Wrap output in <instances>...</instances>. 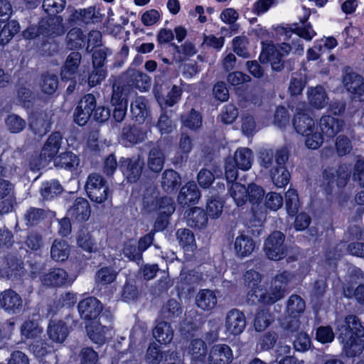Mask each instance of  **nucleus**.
I'll use <instances>...</instances> for the list:
<instances>
[{"instance_id": "09e8293b", "label": "nucleus", "mask_w": 364, "mask_h": 364, "mask_svg": "<svg viewBox=\"0 0 364 364\" xmlns=\"http://www.w3.org/2000/svg\"><path fill=\"white\" fill-rule=\"evenodd\" d=\"M63 191V188L59 182L55 180H52L42 184L41 194L43 199L50 200L60 194Z\"/></svg>"}, {"instance_id": "5fc2aeb1", "label": "nucleus", "mask_w": 364, "mask_h": 364, "mask_svg": "<svg viewBox=\"0 0 364 364\" xmlns=\"http://www.w3.org/2000/svg\"><path fill=\"white\" fill-rule=\"evenodd\" d=\"M304 299L297 294H292L287 301V311L289 314L299 316L305 310Z\"/></svg>"}, {"instance_id": "c756f323", "label": "nucleus", "mask_w": 364, "mask_h": 364, "mask_svg": "<svg viewBox=\"0 0 364 364\" xmlns=\"http://www.w3.org/2000/svg\"><path fill=\"white\" fill-rule=\"evenodd\" d=\"M131 113L136 122L142 124L145 122L149 114V111L144 97H138L131 103Z\"/></svg>"}, {"instance_id": "7ed1b4c3", "label": "nucleus", "mask_w": 364, "mask_h": 364, "mask_svg": "<svg viewBox=\"0 0 364 364\" xmlns=\"http://www.w3.org/2000/svg\"><path fill=\"white\" fill-rule=\"evenodd\" d=\"M285 235L280 231H274L267 238L264 250L268 259L279 260L287 255V248L284 245Z\"/></svg>"}, {"instance_id": "39448f33", "label": "nucleus", "mask_w": 364, "mask_h": 364, "mask_svg": "<svg viewBox=\"0 0 364 364\" xmlns=\"http://www.w3.org/2000/svg\"><path fill=\"white\" fill-rule=\"evenodd\" d=\"M97 105L95 97L92 94L83 96L77 103L75 109L74 121L80 126H83L90 119Z\"/></svg>"}, {"instance_id": "9b49d317", "label": "nucleus", "mask_w": 364, "mask_h": 364, "mask_svg": "<svg viewBox=\"0 0 364 364\" xmlns=\"http://www.w3.org/2000/svg\"><path fill=\"white\" fill-rule=\"evenodd\" d=\"M62 16L43 18L40 21V33L43 36L55 38L65 33Z\"/></svg>"}, {"instance_id": "0eeeda50", "label": "nucleus", "mask_w": 364, "mask_h": 364, "mask_svg": "<svg viewBox=\"0 0 364 364\" xmlns=\"http://www.w3.org/2000/svg\"><path fill=\"white\" fill-rule=\"evenodd\" d=\"M338 336L346 338L363 337L364 326L355 315H348L343 321H337Z\"/></svg>"}, {"instance_id": "864d4df0", "label": "nucleus", "mask_w": 364, "mask_h": 364, "mask_svg": "<svg viewBox=\"0 0 364 364\" xmlns=\"http://www.w3.org/2000/svg\"><path fill=\"white\" fill-rule=\"evenodd\" d=\"M264 191L255 183H250L247 187V200L252 205V211L255 213V205H259L263 200Z\"/></svg>"}, {"instance_id": "bb28decb", "label": "nucleus", "mask_w": 364, "mask_h": 364, "mask_svg": "<svg viewBox=\"0 0 364 364\" xmlns=\"http://www.w3.org/2000/svg\"><path fill=\"white\" fill-rule=\"evenodd\" d=\"M82 60V54L77 51L71 52L67 57L61 70L63 79L70 78L78 70Z\"/></svg>"}, {"instance_id": "aec40b11", "label": "nucleus", "mask_w": 364, "mask_h": 364, "mask_svg": "<svg viewBox=\"0 0 364 364\" xmlns=\"http://www.w3.org/2000/svg\"><path fill=\"white\" fill-rule=\"evenodd\" d=\"M293 125L297 133L304 135L312 134L314 129V121L301 108L297 107L293 119Z\"/></svg>"}, {"instance_id": "a878e982", "label": "nucleus", "mask_w": 364, "mask_h": 364, "mask_svg": "<svg viewBox=\"0 0 364 364\" xmlns=\"http://www.w3.org/2000/svg\"><path fill=\"white\" fill-rule=\"evenodd\" d=\"M14 186L8 180L0 178V199L8 198L6 200L0 204V212L1 213H9L12 210L14 200Z\"/></svg>"}, {"instance_id": "4be33fe9", "label": "nucleus", "mask_w": 364, "mask_h": 364, "mask_svg": "<svg viewBox=\"0 0 364 364\" xmlns=\"http://www.w3.org/2000/svg\"><path fill=\"white\" fill-rule=\"evenodd\" d=\"M144 205L147 207L148 211H153L157 210L159 213L171 215L175 211V205L173 200L168 196H164L156 200H153L151 204L149 198H144Z\"/></svg>"}, {"instance_id": "603ef678", "label": "nucleus", "mask_w": 364, "mask_h": 364, "mask_svg": "<svg viewBox=\"0 0 364 364\" xmlns=\"http://www.w3.org/2000/svg\"><path fill=\"white\" fill-rule=\"evenodd\" d=\"M274 321L273 316L267 309H262L256 314L254 326L257 331L265 330Z\"/></svg>"}, {"instance_id": "7c9ffc66", "label": "nucleus", "mask_w": 364, "mask_h": 364, "mask_svg": "<svg viewBox=\"0 0 364 364\" xmlns=\"http://www.w3.org/2000/svg\"><path fill=\"white\" fill-rule=\"evenodd\" d=\"M218 299L215 294L210 289H202L196 295V304L202 310L209 311L217 304Z\"/></svg>"}, {"instance_id": "2f4dec72", "label": "nucleus", "mask_w": 364, "mask_h": 364, "mask_svg": "<svg viewBox=\"0 0 364 364\" xmlns=\"http://www.w3.org/2000/svg\"><path fill=\"white\" fill-rule=\"evenodd\" d=\"M165 155L159 146L151 149L148 154L147 166L150 171L159 173L164 168Z\"/></svg>"}, {"instance_id": "c03bdc74", "label": "nucleus", "mask_w": 364, "mask_h": 364, "mask_svg": "<svg viewBox=\"0 0 364 364\" xmlns=\"http://www.w3.org/2000/svg\"><path fill=\"white\" fill-rule=\"evenodd\" d=\"M77 242L83 250L92 253L97 251V245L92 235L87 230H81L78 232Z\"/></svg>"}, {"instance_id": "5701e85b", "label": "nucleus", "mask_w": 364, "mask_h": 364, "mask_svg": "<svg viewBox=\"0 0 364 364\" xmlns=\"http://www.w3.org/2000/svg\"><path fill=\"white\" fill-rule=\"evenodd\" d=\"M146 132L141 127L127 124L122 129L121 139L126 146L134 145L145 140Z\"/></svg>"}, {"instance_id": "393cba45", "label": "nucleus", "mask_w": 364, "mask_h": 364, "mask_svg": "<svg viewBox=\"0 0 364 364\" xmlns=\"http://www.w3.org/2000/svg\"><path fill=\"white\" fill-rule=\"evenodd\" d=\"M124 77L129 85L140 90H146L150 87V77L141 71L129 69L124 74Z\"/></svg>"}, {"instance_id": "f8f14e48", "label": "nucleus", "mask_w": 364, "mask_h": 364, "mask_svg": "<svg viewBox=\"0 0 364 364\" xmlns=\"http://www.w3.org/2000/svg\"><path fill=\"white\" fill-rule=\"evenodd\" d=\"M43 285L50 287H60L70 285L73 280L67 272L61 268H54L41 277Z\"/></svg>"}, {"instance_id": "20e7f679", "label": "nucleus", "mask_w": 364, "mask_h": 364, "mask_svg": "<svg viewBox=\"0 0 364 364\" xmlns=\"http://www.w3.org/2000/svg\"><path fill=\"white\" fill-rule=\"evenodd\" d=\"M344 87L350 94L353 100L364 101V80L358 73L352 71L350 68H346L343 76Z\"/></svg>"}, {"instance_id": "338daca9", "label": "nucleus", "mask_w": 364, "mask_h": 364, "mask_svg": "<svg viewBox=\"0 0 364 364\" xmlns=\"http://www.w3.org/2000/svg\"><path fill=\"white\" fill-rule=\"evenodd\" d=\"M65 0H43L42 7L48 15L58 16L57 14L65 9Z\"/></svg>"}, {"instance_id": "cd10ccee", "label": "nucleus", "mask_w": 364, "mask_h": 364, "mask_svg": "<svg viewBox=\"0 0 364 364\" xmlns=\"http://www.w3.org/2000/svg\"><path fill=\"white\" fill-rule=\"evenodd\" d=\"M181 178L178 172L173 169L165 170L161 178L162 189L168 193H172L181 185Z\"/></svg>"}, {"instance_id": "ea45409f", "label": "nucleus", "mask_w": 364, "mask_h": 364, "mask_svg": "<svg viewBox=\"0 0 364 364\" xmlns=\"http://www.w3.org/2000/svg\"><path fill=\"white\" fill-rule=\"evenodd\" d=\"M80 163L78 156L71 151H65L54 159L56 167L73 170L77 167Z\"/></svg>"}, {"instance_id": "79ce46f5", "label": "nucleus", "mask_w": 364, "mask_h": 364, "mask_svg": "<svg viewBox=\"0 0 364 364\" xmlns=\"http://www.w3.org/2000/svg\"><path fill=\"white\" fill-rule=\"evenodd\" d=\"M183 312L180 304L175 299H169L161 309V316L163 319L174 321L180 317Z\"/></svg>"}, {"instance_id": "72a5a7b5", "label": "nucleus", "mask_w": 364, "mask_h": 364, "mask_svg": "<svg viewBox=\"0 0 364 364\" xmlns=\"http://www.w3.org/2000/svg\"><path fill=\"white\" fill-rule=\"evenodd\" d=\"M237 167L243 171L249 170L252 165L253 153L250 149L239 148L235 152L234 157H232Z\"/></svg>"}, {"instance_id": "3c124183", "label": "nucleus", "mask_w": 364, "mask_h": 364, "mask_svg": "<svg viewBox=\"0 0 364 364\" xmlns=\"http://www.w3.org/2000/svg\"><path fill=\"white\" fill-rule=\"evenodd\" d=\"M247 188L240 183H233L229 188V194L237 206H242L247 202Z\"/></svg>"}, {"instance_id": "ddd939ff", "label": "nucleus", "mask_w": 364, "mask_h": 364, "mask_svg": "<svg viewBox=\"0 0 364 364\" xmlns=\"http://www.w3.org/2000/svg\"><path fill=\"white\" fill-rule=\"evenodd\" d=\"M0 306L9 314H16L23 309V300L15 291L7 289L0 294Z\"/></svg>"}, {"instance_id": "c9c22d12", "label": "nucleus", "mask_w": 364, "mask_h": 364, "mask_svg": "<svg viewBox=\"0 0 364 364\" xmlns=\"http://www.w3.org/2000/svg\"><path fill=\"white\" fill-rule=\"evenodd\" d=\"M70 255L68 243L61 239H55L50 247V257L55 262L65 261Z\"/></svg>"}, {"instance_id": "f3484780", "label": "nucleus", "mask_w": 364, "mask_h": 364, "mask_svg": "<svg viewBox=\"0 0 364 364\" xmlns=\"http://www.w3.org/2000/svg\"><path fill=\"white\" fill-rule=\"evenodd\" d=\"M345 126V122L331 115H323L319 120V127L322 134L329 138L334 137L341 132Z\"/></svg>"}, {"instance_id": "9d476101", "label": "nucleus", "mask_w": 364, "mask_h": 364, "mask_svg": "<svg viewBox=\"0 0 364 364\" xmlns=\"http://www.w3.org/2000/svg\"><path fill=\"white\" fill-rule=\"evenodd\" d=\"M77 309L81 318L95 320L102 314V304L95 297H87L78 303Z\"/></svg>"}, {"instance_id": "58836bf2", "label": "nucleus", "mask_w": 364, "mask_h": 364, "mask_svg": "<svg viewBox=\"0 0 364 364\" xmlns=\"http://www.w3.org/2000/svg\"><path fill=\"white\" fill-rule=\"evenodd\" d=\"M153 335L159 343L167 344L173 338V330L167 321H161L154 328Z\"/></svg>"}, {"instance_id": "6e6552de", "label": "nucleus", "mask_w": 364, "mask_h": 364, "mask_svg": "<svg viewBox=\"0 0 364 364\" xmlns=\"http://www.w3.org/2000/svg\"><path fill=\"white\" fill-rule=\"evenodd\" d=\"M144 165V159L140 155H136L121 161L120 168L129 182L135 183L141 175Z\"/></svg>"}, {"instance_id": "dca6fc26", "label": "nucleus", "mask_w": 364, "mask_h": 364, "mask_svg": "<svg viewBox=\"0 0 364 364\" xmlns=\"http://www.w3.org/2000/svg\"><path fill=\"white\" fill-rule=\"evenodd\" d=\"M232 360V349L226 344L213 346L208 357V364H230Z\"/></svg>"}, {"instance_id": "b1692460", "label": "nucleus", "mask_w": 364, "mask_h": 364, "mask_svg": "<svg viewBox=\"0 0 364 364\" xmlns=\"http://www.w3.org/2000/svg\"><path fill=\"white\" fill-rule=\"evenodd\" d=\"M362 337L355 336L346 338L338 336V339L343 345V350L348 357L353 358L360 355L364 348V342Z\"/></svg>"}, {"instance_id": "4d7b16f0", "label": "nucleus", "mask_w": 364, "mask_h": 364, "mask_svg": "<svg viewBox=\"0 0 364 364\" xmlns=\"http://www.w3.org/2000/svg\"><path fill=\"white\" fill-rule=\"evenodd\" d=\"M291 279L292 275L289 272L284 271L278 274L272 281L271 288L284 296L287 287Z\"/></svg>"}, {"instance_id": "13d9d810", "label": "nucleus", "mask_w": 364, "mask_h": 364, "mask_svg": "<svg viewBox=\"0 0 364 364\" xmlns=\"http://www.w3.org/2000/svg\"><path fill=\"white\" fill-rule=\"evenodd\" d=\"M43 333V328L32 320H27L21 326V333L26 338H36Z\"/></svg>"}, {"instance_id": "a211bd4d", "label": "nucleus", "mask_w": 364, "mask_h": 364, "mask_svg": "<svg viewBox=\"0 0 364 364\" xmlns=\"http://www.w3.org/2000/svg\"><path fill=\"white\" fill-rule=\"evenodd\" d=\"M63 143V136L60 132H55L52 133L44 144L41 152V158L43 160H51L59 151Z\"/></svg>"}, {"instance_id": "6e6d98bb", "label": "nucleus", "mask_w": 364, "mask_h": 364, "mask_svg": "<svg viewBox=\"0 0 364 364\" xmlns=\"http://www.w3.org/2000/svg\"><path fill=\"white\" fill-rule=\"evenodd\" d=\"M122 252L125 257L128 258L130 261L136 262L137 264H139L143 259V252L134 241L130 240L126 242L124 245Z\"/></svg>"}, {"instance_id": "e2e57ef3", "label": "nucleus", "mask_w": 364, "mask_h": 364, "mask_svg": "<svg viewBox=\"0 0 364 364\" xmlns=\"http://www.w3.org/2000/svg\"><path fill=\"white\" fill-rule=\"evenodd\" d=\"M107 68H101L92 65V70L87 77V83L90 87H95L100 85L107 77Z\"/></svg>"}, {"instance_id": "4c0bfd02", "label": "nucleus", "mask_w": 364, "mask_h": 364, "mask_svg": "<svg viewBox=\"0 0 364 364\" xmlns=\"http://www.w3.org/2000/svg\"><path fill=\"white\" fill-rule=\"evenodd\" d=\"M308 99L311 106L321 109L327 105L328 97L325 89L321 86H317L308 92Z\"/></svg>"}, {"instance_id": "a18cd8bd", "label": "nucleus", "mask_w": 364, "mask_h": 364, "mask_svg": "<svg viewBox=\"0 0 364 364\" xmlns=\"http://www.w3.org/2000/svg\"><path fill=\"white\" fill-rule=\"evenodd\" d=\"M40 87L43 92L53 95L58 87V77L56 75L46 73L42 75Z\"/></svg>"}, {"instance_id": "49530a36", "label": "nucleus", "mask_w": 364, "mask_h": 364, "mask_svg": "<svg viewBox=\"0 0 364 364\" xmlns=\"http://www.w3.org/2000/svg\"><path fill=\"white\" fill-rule=\"evenodd\" d=\"M183 125L193 131L198 130L202 126V116L194 109L181 116Z\"/></svg>"}, {"instance_id": "f704fd0d", "label": "nucleus", "mask_w": 364, "mask_h": 364, "mask_svg": "<svg viewBox=\"0 0 364 364\" xmlns=\"http://www.w3.org/2000/svg\"><path fill=\"white\" fill-rule=\"evenodd\" d=\"M255 249V242L253 239L246 235L241 234L237 236L235 241V250L239 257H246L250 255Z\"/></svg>"}, {"instance_id": "e433bc0d", "label": "nucleus", "mask_w": 364, "mask_h": 364, "mask_svg": "<svg viewBox=\"0 0 364 364\" xmlns=\"http://www.w3.org/2000/svg\"><path fill=\"white\" fill-rule=\"evenodd\" d=\"M187 224L193 228H202L206 225L208 215L198 207H194L186 212Z\"/></svg>"}, {"instance_id": "37998d69", "label": "nucleus", "mask_w": 364, "mask_h": 364, "mask_svg": "<svg viewBox=\"0 0 364 364\" xmlns=\"http://www.w3.org/2000/svg\"><path fill=\"white\" fill-rule=\"evenodd\" d=\"M48 210L43 208L31 207L24 214L26 225L29 227L37 225L48 217Z\"/></svg>"}, {"instance_id": "412c9836", "label": "nucleus", "mask_w": 364, "mask_h": 364, "mask_svg": "<svg viewBox=\"0 0 364 364\" xmlns=\"http://www.w3.org/2000/svg\"><path fill=\"white\" fill-rule=\"evenodd\" d=\"M200 197V193L196 183L189 181L180 190L178 196V202L181 205L196 204Z\"/></svg>"}, {"instance_id": "473e14b6", "label": "nucleus", "mask_w": 364, "mask_h": 364, "mask_svg": "<svg viewBox=\"0 0 364 364\" xmlns=\"http://www.w3.org/2000/svg\"><path fill=\"white\" fill-rule=\"evenodd\" d=\"M5 273L9 279H15L21 276L20 272L23 269V262L13 253H9L5 257Z\"/></svg>"}, {"instance_id": "052dcab7", "label": "nucleus", "mask_w": 364, "mask_h": 364, "mask_svg": "<svg viewBox=\"0 0 364 364\" xmlns=\"http://www.w3.org/2000/svg\"><path fill=\"white\" fill-rule=\"evenodd\" d=\"M5 124L11 133L17 134L25 129L26 122L18 115L12 114L6 118Z\"/></svg>"}, {"instance_id": "2eb2a0df", "label": "nucleus", "mask_w": 364, "mask_h": 364, "mask_svg": "<svg viewBox=\"0 0 364 364\" xmlns=\"http://www.w3.org/2000/svg\"><path fill=\"white\" fill-rule=\"evenodd\" d=\"M109 318L107 315L102 314L98 322L86 326V331L89 338L95 343L102 344L105 341L106 333L109 331V326L106 325Z\"/></svg>"}, {"instance_id": "f257e3e1", "label": "nucleus", "mask_w": 364, "mask_h": 364, "mask_svg": "<svg viewBox=\"0 0 364 364\" xmlns=\"http://www.w3.org/2000/svg\"><path fill=\"white\" fill-rule=\"evenodd\" d=\"M85 190L90 199L97 203H104L111 194L106 181L97 173L88 176Z\"/></svg>"}, {"instance_id": "c85d7f7f", "label": "nucleus", "mask_w": 364, "mask_h": 364, "mask_svg": "<svg viewBox=\"0 0 364 364\" xmlns=\"http://www.w3.org/2000/svg\"><path fill=\"white\" fill-rule=\"evenodd\" d=\"M47 333L49 338L58 343H62L69 333L66 324L62 321H50Z\"/></svg>"}, {"instance_id": "0e129e2a", "label": "nucleus", "mask_w": 364, "mask_h": 364, "mask_svg": "<svg viewBox=\"0 0 364 364\" xmlns=\"http://www.w3.org/2000/svg\"><path fill=\"white\" fill-rule=\"evenodd\" d=\"M279 325L289 335L299 331L301 323L299 316L289 314L280 321Z\"/></svg>"}, {"instance_id": "1a4fd4ad", "label": "nucleus", "mask_w": 364, "mask_h": 364, "mask_svg": "<svg viewBox=\"0 0 364 364\" xmlns=\"http://www.w3.org/2000/svg\"><path fill=\"white\" fill-rule=\"evenodd\" d=\"M30 128L35 134L42 136L48 132L51 126L50 111L38 109L30 117Z\"/></svg>"}, {"instance_id": "a19ab883", "label": "nucleus", "mask_w": 364, "mask_h": 364, "mask_svg": "<svg viewBox=\"0 0 364 364\" xmlns=\"http://www.w3.org/2000/svg\"><path fill=\"white\" fill-rule=\"evenodd\" d=\"M86 38L81 28L75 27L67 33L65 42L67 46L71 50L81 48L85 46Z\"/></svg>"}, {"instance_id": "6ab92c4d", "label": "nucleus", "mask_w": 364, "mask_h": 364, "mask_svg": "<svg viewBox=\"0 0 364 364\" xmlns=\"http://www.w3.org/2000/svg\"><path fill=\"white\" fill-rule=\"evenodd\" d=\"M91 213L88 201L83 198H77L68 210V216L77 222L86 221Z\"/></svg>"}, {"instance_id": "423d86ee", "label": "nucleus", "mask_w": 364, "mask_h": 364, "mask_svg": "<svg viewBox=\"0 0 364 364\" xmlns=\"http://www.w3.org/2000/svg\"><path fill=\"white\" fill-rule=\"evenodd\" d=\"M283 58L284 54L277 46L273 44H263L259 58L262 63H269L274 71L281 72L285 65V61Z\"/></svg>"}, {"instance_id": "4468645a", "label": "nucleus", "mask_w": 364, "mask_h": 364, "mask_svg": "<svg viewBox=\"0 0 364 364\" xmlns=\"http://www.w3.org/2000/svg\"><path fill=\"white\" fill-rule=\"evenodd\" d=\"M246 326L245 314L236 309L229 311L225 318L226 330L232 335H240Z\"/></svg>"}, {"instance_id": "69168bd1", "label": "nucleus", "mask_w": 364, "mask_h": 364, "mask_svg": "<svg viewBox=\"0 0 364 364\" xmlns=\"http://www.w3.org/2000/svg\"><path fill=\"white\" fill-rule=\"evenodd\" d=\"M223 201L218 198L208 200L206 204V214L211 218H218L223 210Z\"/></svg>"}, {"instance_id": "bf43d9fd", "label": "nucleus", "mask_w": 364, "mask_h": 364, "mask_svg": "<svg viewBox=\"0 0 364 364\" xmlns=\"http://www.w3.org/2000/svg\"><path fill=\"white\" fill-rule=\"evenodd\" d=\"M286 208L289 215H295L299 209L300 203L296 191L289 189L285 193Z\"/></svg>"}, {"instance_id": "680f3d73", "label": "nucleus", "mask_w": 364, "mask_h": 364, "mask_svg": "<svg viewBox=\"0 0 364 364\" xmlns=\"http://www.w3.org/2000/svg\"><path fill=\"white\" fill-rule=\"evenodd\" d=\"M117 272L112 268L105 267L99 269L95 274V282L101 285H107L113 282Z\"/></svg>"}, {"instance_id": "f03ea898", "label": "nucleus", "mask_w": 364, "mask_h": 364, "mask_svg": "<svg viewBox=\"0 0 364 364\" xmlns=\"http://www.w3.org/2000/svg\"><path fill=\"white\" fill-rule=\"evenodd\" d=\"M350 176V171L346 164L337 168L328 167L323 171V183L327 186V191L331 193L335 187L343 188Z\"/></svg>"}, {"instance_id": "774afa93", "label": "nucleus", "mask_w": 364, "mask_h": 364, "mask_svg": "<svg viewBox=\"0 0 364 364\" xmlns=\"http://www.w3.org/2000/svg\"><path fill=\"white\" fill-rule=\"evenodd\" d=\"M112 54V51L105 47L95 49L92 55V65L107 68V56Z\"/></svg>"}, {"instance_id": "8fccbe9b", "label": "nucleus", "mask_w": 364, "mask_h": 364, "mask_svg": "<svg viewBox=\"0 0 364 364\" xmlns=\"http://www.w3.org/2000/svg\"><path fill=\"white\" fill-rule=\"evenodd\" d=\"M270 176L274 185L279 188L286 186L290 179V173L286 166H274Z\"/></svg>"}, {"instance_id": "de8ad7c7", "label": "nucleus", "mask_w": 364, "mask_h": 364, "mask_svg": "<svg viewBox=\"0 0 364 364\" xmlns=\"http://www.w3.org/2000/svg\"><path fill=\"white\" fill-rule=\"evenodd\" d=\"M20 31L18 21L12 20L6 23L0 31V44L6 45Z\"/></svg>"}]
</instances>
